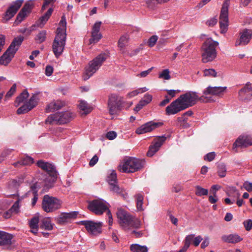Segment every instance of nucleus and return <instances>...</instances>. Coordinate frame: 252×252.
Masks as SVG:
<instances>
[{"label":"nucleus","instance_id":"obj_21","mask_svg":"<svg viewBox=\"0 0 252 252\" xmlns=\"http://www.w3.org/2000/svg\"><path fill=\"white\" fill-rule=\"evenodd\" d=\"M165 140L166 137L163 136L155 139L149 147V150L147 153V156L152 157L154 154L159 150Z\"/></svg>","mask_w":252,"mask_h":252},{"label":"nucleus","instance_id":"obj_18","mask_svg":"<svg viewBox=\"0 0 252 252\" xmlns=\"http://www.w3.org/2000/svg\"><path fill=\"white\" fill-rule=\"evenodd\" d=\"M252 37V30L244 29L240 32V36L235 42V46H244L248 44Z\"/></svg>","mask_w":252,"mask_h":252},{"label":"nucleus","instance_id":"obj_6","mask_svg":"<svg viewBox=\"0 0 252 252\" xmlns=\"http://www.w3.org/2000/svg\"><path fill=\"white\" fill-rule=\"evenodd\" d=\"M219 43L211 38L206 40L202 46V61L207 63L214 60L217 56L216 47Z\"/></svg>","mask_w":252,"mask_h":252},{"label":"nucleus","instance_id":"obj_35","mask_svg":"<svg viewBox=\"0 0 252 252\" xmlns=\"http://www.w3.org/2000/svg\"><path fill=\"white\" fill-rule=\"evenodd\" d=\"M53 9L51 8H49L48 11L46 12V13L42 16L40 18V24H37L38 26L42 27L44 24L48 21V19L51 16Z\"/></svg>","mask_w":252,"mask_h":252},{"label":"nucleus","instance_id":"obj_19","mask_svg":"<svg viewBox=\"0 0 252 252\" xmlns=\"http://www.w3.org/2000/svg\"><path fill=\"white\" fill-rule=\"evenodd\" d=\"M251 145H252V137L251 136L247 135H241L233 144V148L236 152H237L236 150L237 148H244Z\"/></svg>","mask_w":252,"mask_h":252},{"label":"nucleus","instance_id":"obj_1","mask_svg":"<svg viewBox=\"0 0 252 252\" xmlns=\"http://www.w3.org/2000/svg\"><path fill=\"white\" fill-rule=\"evenodd\" d=\"M197 100L202 102H210L211 97L202 95L199 97L195 92L189 91L181 95L177 99L172 102L165 109L167 115H172L194 105Z\"/></svg>","mask_w":252,"mask_h":252},{"label":"nucleus","instance_id":"obj_59","mask_svg":"<svg viewBox=\"0 0 252 252\" xmlns=\"http://www.w3.org/2000/svg\"><path fill=\"white\" fill-rule=\"evenodd\" d=\"M117 133L114 131H110L107 133L106 137L109 140H113L116 137Z\"/></svg>","mask_w":252,"mask_h":252},{"label":"nucleus","instance_id":"obj_29","mask_svg":"<svg viewBox=\"0 0 252 252\" xmlns=\"http://www.w3.org/2000/svg\"><path fill=\"white\" fill-rule=\"evenodd\" d=\"M77 214L76 212L63 213L58 219V221L60 224H63L68 221L69 219L76 218Z\"/></svg>","mask_w":252,"mask_h":252},{"label":"nucleus","instance_id":"obj_61","mask_svg":"<svg viewBox=\"0 0 252 252\" xmlns=\"http://www.w3.org/2000/svg\"><path fill=\"white\" fill-rule=\"evenodd\" d=\"M98 158L96 155H94L92 158L90 160L89 165L90 166H94L98 161Z\"/></svg>","mask_w":252,"mask_h":252},{"label":"nucleus","instance_id":"obj_15","mask_svg":"<svg viewBox=\"0 0 252 252\" xmlns=\"http://www.w3.org/2000/svg\"><path fill=\"white\" fill-rule=\"evenodd\" d=\"M81 224L84 225L87 231L90 234L96 235L101 232L102 222H95L92 220H83Z\"/></svg>","mask_w":252,"mask_h":252},{"label":"nucleus","instance_id":"obj_50","mask_svg":"<svg viewBox=\"0 0 252 252\" xmlns=\"http://www.w3.org/2000/svg\"><path fill=\"white\" fill-rule=\"evenodd\" d=\"M158 39V37L157 35L152 36L148 40V45L151 47H153L156 44Z\"/></svg>","mask_w":252,"mask_h":252},{"label":"nucleus","instance_id":"obj_31","mask_svg":"<svg viewBox=\"0 0 252 252\" xmlns=\"http://www.w3.org/2000/svg\"><path fill=\"white\" fill-rule=\"evenodd\" d=\"M33 162V159L29 156H26L21 159L20 161L14 162L12 164L16 167H19L22 165H31Z\"/></svg>","mask_w":252,"mask_h":252},{"label":"nucleus","instance_id":"obj_49","mask_svg":"<svg viewBox=\"0 0 252 252\" xmlns=\"http://www.w3.org/2000/svg\"><path fill=\"white\" fill-rule=\"evenodd\" d=\"M23 179H13L10 182V186L13 188H17L22 183Z\"/></svg>","mask_w":252,"mask_h":252},{"label":"nucleus","instance_id":"obj_51","mask_svg":"<svg viewBox=\"0 0 252 252\" xmlns=\"http://www.w3.org/2000/svg\"><path fill=\"white\" fill-rule=\"evenodd\" d=\"M215 156L216 154L215 152H211L204 156V159L208 161H211L215 158Z\"/></svg>","mask_w":252,"mask_h":252},{"label":"nucleus","instance_id":"obj_45","mask_svg":"<svg viewBox=\"0 0 252 252\" xmlns=\"http://www.w3.org/2000/svg\"><path fill=\"white\" fill-rule=\"evenodd\" d=\"M204 76L215 77L217 76V72L214 69H205L203 71Z\"/></svg>","mask_w":252,"mask_h":252},{"label":"nucleus","instance_id":"obj_24","mask_svg":"<svg viewBox=\"0 0 252 252\" xmlns=\"http://www.w3.org/2000/svg\"><path fill=\"white\" fill-rule=\"evenodd\" d=\"M32 8V4L28 2L26 3L17 15L14 23L16 25L20 23L27 16V14L30 12Z\"/></svg>","mask_w":252,"mask_h":252},{"label":"nucleus","instance_id":"obj_26","mask_svg":"<svg viewBox=\"0 0 252 252\" xmlns=\"http://www.w3.org/2000/svg\"><path fill=\"white\" fill-rule=\"evenodd\" d=\"M12 235L3 231H0V245L7 246L9 248L11 244Z\"/></svg>","mask_w":252,"mask_h":252},{"label":"nucleus","instance_id":"obj_55","mask_svg":"<svg viewBox=\"0 0 252 252\" xmlns=\"http://www.w3.org/2000/svg\"><path fill=\"white\" fill-rule=\"evenodd\" d=\"M10 209L12 211L13 213L16 214L18 213L19 210V201H16L11 207Z\"/></svg>","mask_w":252,"mask_h":252},{"label":"nucleus","instance_id":"obj_8","mask_svg":"<svg viewBox=\"0 0 252 252\" xmlns=\"http://www.w3.org/2000/svg\"><path fill=\"white\" fill-rule=\"evenodd\" d=\"M37 166L47 172V177L44 180L45 186L47 188H50L57 178V173L53 165L45 162L43 160H39L37 163Z\"/></svg>","mask_w":252,"mask_h":252},{"label":"nucleus","instance_id":"obj_33","mask_svg":"<svg viewBox=\"0 0 252 252\" xmlns=\"http://www.w3.org/2000/svg\"><path fill=\"white\" fill-rule=\"evenodd\" d=\"M40 227L42 229L51 230L53 228V224L51 223L50 218H44L41 222Z\"/></svg>","mask_w":252,"mask_h":252},{"label":"nucleus","instance_id":"obj_10","mask_svg":"<svg viewBox=\"0 0 252 252\" xmlns=\"http://www.w3.org/2000/svg\"><path fill=\"white\" fill-rule=\"evenodd\" d=\"M66 33L63 32V30H58L53 42V51L56 57H59L63 52L66 42Z\"/></svg>","mask_w":252,"mask_h":252},{"label":"nucleus","instance_id":"obj_25","mask_svg":"<svg viewBox=\"0 0 252 252\" xmlns=\"http://www.w3.org/2000/svg\"><path fill=\"white\" fill-rule=\"evenodd\" d=\"M226 87L209 86L203 91V95H220L226 90Z\"/></svg>","mask_w":252,"mask_h":252},{"label":"nucleus","instance_id":"obj_56","mask_svg":"<svg viewBox=\"0 0 252 252\" xmlns=\"http://www.w3.org/2000/svg\"><path fill=\"white\" fill-rule=\"evenodd\" d=\"M202 238L201 236H198L196 237H193L192 241V244L195 247H197L199 245L201 241L202 240Z\"/></svg>","mask_w":252,"mask_h":252},{"label":"nucleus","instance_id":"obj_11","mask_svg":"<svg viewBox=\"0 0 252 252\" xmlns=\"http://www.w3.org/2000/svg\"><path fill=\"white\" fill-rule=\"evenodd\" d=\"M124 103L123 97L113 94L109 95L108 101V109L110 115H117L121 110Z\"/></svg>","mask_w":252,"mask_h":252},{"label":"nucleus","instance_id":"obj_27","mask_svg":"<svg viewBox=\"0 0 252 252\" xmlns=\"http://www.w3.org/2000/svg\"><path fill=\"white\" fill-rule=\"evenodd\" d=\"M221 240L228 243H237L241 241L243 238L237 234H231L222 236Z\"/></svg>","mask_w":252,"mask_h":252},{"label":"nucleus","instance_id":"obj_36","mask_svg":"<svg viewBox=\"0 0 252 252\" xmlns=\"http://www.w3.org/2000/svg\"><path fill=\"white\" fill-rule=\"evenodd\" d=\"M46 38V31L43 30L40 31L35 37V41L38 43H41L44 42Z\"/></svg>","mask_w":252,"mask_h":252},{"label":"nucleus","instance_id":"obj_57","mask_svg":"<svg viewBox=\"0 0 252 252\" xmlns=\"http://www.w3.org/2000/svg\"><path fill=\"white\" fill-rule=\"evenodd\" d=\"M244 189L249 192L252 191V183L246 181L243 184Z\"/></svg>","mask_w":252,"mask_h":252},{"label":"nucleus","instance_id":"obj_42","mask_svg":"<svg viewBox=\"0 0 252 252\" xmlns=\"http://www.w3.org/2000/svg\"><path fill=\"white\" fill-rule=\"evenodd\" d=\"M136 207L138 211L143 210L142 208V204H143V196L142 195L140 194H137L136 196Z\"/></svg>","mask_w":252,"mask_h":252},{"label":"nucleus","instance_id":"obj_5","mask_svg":"<svg viewBox=\"0 0 252 252\" xmlns=\"http://www.w3.org/2000/svg\"><path fill=\"white\" fill-rule=\"evenodd\" d=\"M24 40V37L19 36L14 38L6 51L0 57V64L7 65L14 57Z\"/></svg>","mask_w":252,"mask_h":252},{"label":"nucleus","instance_id":"obj_46","mask_svg":"<svg viewBox=\"0 0 252 252\" xmlns=\"http://www.w3.org/2000/svg\"><path fill=\"white\" fill-rule=\"evenodd\" d=\"M59 25H60V27L58 28V29L57 30V33H58V30L59 29H60V30H63L64 33H66V23L65 18L64 16H62V19L60 22Z\"/></svg>","mask_w":252,"mask_h":252},{"label":"nucleus","instance_id":"obj_3","mask_svg":"<svg viewBox=\"0 0 252 252\" xmlns=\"http://www.w3.org/2000/svg\"><path fill=\"white\" fill-rule=\"evenodd\" d=\"M117 216L120 224L124 229L138 228L141 225L140 221L138 219L132 217L122 208L118 209Z\"/></svg>","mask_w":252,"mask_h":252},{"label":"nucleus","instance_id":"obj_48","mask_svg":"<svg viewBox=\"0 0 252 252\" xmlns=\"http://www.w3.org/2000/svg\"><path fill=\"white\" fill-rule=\"evenodd\" d=\"M16 85L14 84L5 95V100L8 99L16 91Z\"/></svg>","mask_w":252,"mask_h":252},{"label":"nucleus","instance_id":"obj_60","mask_svg":"<svg viewBox=\"0 0 252 252\" xmlns=\"http://www.w3.org/2000/svg\"><path fill=\"white\" fill-rule=\"evenodd\" d=\"M213 195H210L209 197V201L212 204L215 203L218 200L216 191H213Z\"/></svg>","mask_w":252,"mask_h":252},{"label":"nucleus","instance_id":"obj_28","mask_svg":"<svg viewBox=\"0 0 252 252\" xmlns=\"http://www.w3.org/2000/svg\"><path fill=\"white\" fill-rule=\"evenodd\" d=\"M64 105V103L61 100L54 101L50 103L46 107L45 110L47 113L54 111L62 108Z\"/></svg>","mask_w":252,"mask_h":252},{"label":"nucleus","instance_id":"obj_64","mask_svg":"<svg viewBox=\"0 0 252 252\" xmlns=\"http://www.w3.org/2000/svg\"><path fill=\"white\" fill-rule=\"evenodd\" d=\"M209 244V239L208 237H205L204 241L201 244V248L202 249H204L206 247H207Z\"/></svg>","mask_w":252,"mask_h":252},{"label":"nucleus","instance_id":"obj_58","mask_svg":"<svg viewBox=\"0 0 252 252\" xmlns=\"http://www.w3.org/2000/svg\"><path fill=\"white\" fill-rule=\"evenodd\" d=\"M218 20L216 17H213L206 22V24L209 27H213L217 23Z\"/></svg>","mask_w":252,"mask_h":252},{"label":"nucleus","instance_id":"obj_54","mask_svg":"<svg viewBox=\"0 0 252 252\" xmlns=\"http://www.w3.org/2000/svg\"><path fill=\"white\" fill-rule=\"evenodd\" d=\"M153 67L148 69L147 70L141 72L140 73L138 74L136 76L143 78L146 77L152 70Z\"/></svg>","mask_w":252,"mask_h":252},{"label":"nucleus","instance_id":"obj_41","mask_svg":"<svg viewBox=\"0 0 252 252\" xmlns=\"http://www.w3.org/2000/svg\"><path fill=\"white\" fill-rule=\"evenodd\" d=\"M194 237V234H190L187 235L184 240V248L186 250H188L192 242L193 237Z\"/></svg>","mask_w":252,"mask_h":252},{"label":"nucleus","instance_id":"obj_44","mask_svg":"<svg viewBox=\"0 0 252 252\" xmlns=\"http://www.w3.org/2000/svg\"><path fill=\"white\" fill-rule=\"evenodd\" d=\"M208 191L207 189H204L200 186L195 187V194L197 196L207 195Z\"/></svg>","mask_w":252,"mask_h":252},{"label":"nucleus","instance_id":"obj_22","mask_svg":"<svg viewBox=\"0 0 252 252\" xmlns=\"http://www.w3.org/2000/svg\"><path fill=\"white\" fill-rule=\"evenodd\" d=\"M101 24V22H96L94 24L92 32V36L89 40L90 44L95 43L101 38L102 35L99 32Z\"/></svg>","mask_w":252,"mask_h":252},{"label":"nucleus","instance_id":"obj_2","mask_svg":"<svg viewBox=\"0 0 252 252\" xmlns=\"http://www.w3.org/2000/svg\"><path fill=\"white\" fill-rule=\"evenodd\" d=\"M145 162L133 157H126L123 159L118 166V169L124 173H134L145 165Z\"/></svg>","mask_w":252,"mask_h":252},{"label":"nucleus","instance_id":"obj_13","mask_svg":"<svg viewBox=\"0 0 252 252\" xmlns=\"http://www.w3.org/2000/svg\"><path fill=\"white\" fill-rule=\"evenodd\" d=\"M88 207L90 211L97 215H102L104 212L109 210L107 202L101 199L90 202Z\"/></svg>","mask_w":252,"mask_h":252},{"label":"nucleus","instance_id":"obj_16","mask_svg":"<svg viewBox=\"0 0 252 252\" xmlns=\"http://www.w3.org/2000/svg\"><path fill=\"white\" fill-rule=\"evenodd\" d=\"M38 100L37 94H33L28 102L17 109V113L21 114L28 112L37 105Z\"/></svg>","mask_w":252,"mask_h":252},{"label":"nucleus","instance_id":"obj_52","mask_svg":"<svg viewBox=\"0 0 252 252\" xmlns=\"http://www.w3.org/2000/svg\"><path fill=\"white\" fill-rule=\"evenodd\" d=\"M147 105V104L144 102V101L142 99L141 100L139 103L137 104L135 107L134 109V110L136 112L139 111L142 107Z\"/></svg>","mask_w":252,"mask_h":252},{"label":"nucleus","instance_id":"obj_9","mask_svg":"<svg viewBox=\"0 0 252 252\" xmlns=\"http://www.w3.org/2000/svg\"><path fill=\"white\" fill-rule=\"evenodd\" d=\"M62 206V202L57 198L45 195L42 199V208L46 213H51L59 209Z\"/></svg>","mask_w":252,"mask_h":252},{"label":"nucleus","instance_id":"obj_17","mask_svg":"<svg viewBox=\"0 0 252 252\" xmlns=\"http://www.w3.org/2000/svg\"><path fill=\"white\" fill-rule=\"evenodd\" d=\"M23 0H17L13 2L8 7L3 17L4 20L7 21L12 18L22 5Z\"/></svg>","mask_w":252,"mask_h":252},{"label":"nucleus","instance_id":"obj_39","mask_svg":"<svg viewBox=\"0 0 252 252\" xmlns=\"http://www.w3.org/2000/svg\"><path fill=\"white\" fill-rule=\"evenodd\" d=\"M32 192L33 195V198L32 200V206H34L37 202L38 198V195L37 194V190L34 186L31 187V190L29 192Z\"/></svg>","mask_w":252,"mask_h":252},{"label":"nucleus","instance_id":"obj_32","mask_svg":"<svg viewBox=\"0 0 252 252\" xmlns=\"http://www.w3.org/2000/svg\"><path fill=\"white\" fill-rule=\"evenodd\" d=\"M78 107L82 114L87 115L91 112L92 108L85 101L81 100L78 104Z\"/></svg>","mask_w":252,"mask_h":252},{"label":"nucleus","instance_id":"obj_43","mask_svg":"<svg viewBox=\"0 0 252 252\" xmlns=\"http://www.w3.org/2000/svg\"><path fill=\"white\" fill-rule=\"evenodd\" d=\"M128 39L129 37L127 34L122 35L118 42L119 46L121 48L124 47L127 43Z\"/></svg>","mask_w":252,"mask_h":252},{"label":"nucleus","instance_id":"obj_12","mask_svg":"<svg viewBox=\"0 0 252 252\" xmlns=\"http://www.w3.org/2000/svg\"><path fill=\"white\" fill-rule=\"evenodd\" d=\"M229 5V0H225L220 11L219 23L221 33H225L228 30Z\"/></svg>","mask_w":252,"mask_h":252},{"label":"nucleus","instance_id":"obj_7","mask_svg":"<svg viewBox=\"0 0 252 252\" xmlns=\"http://www.w3.org/2000/svg\"><path fill=\"white\" fill-rule=\"evenodd\" d=\"M75 116V113L70 110L57 112L49 115L45 123L50 125L64 124L73 120Z\"/></svg>","mask_w":252,"mask_h":252},{"label":"nucleus","instance_id":"obj_53","mask_svg":"<svg viewBox=\"0 0 252 252\" xmlns=\"http://www.w3.org/2000/svg\"><path fill=\"white\" fill-rule=\"evenodd\" d=\"M244 225L247 231H250L252 228V220H248L244 222Z\"/></svg>","mask_w":252,"mask_h":252},{"label":"nucleus","instance_id":"obj_34","mask_svg":"<svg viewBox=\"0 0 252 252\" xmlns=\"http://www.w3.org/2000/svg\"><path fill=\"white\" fill-rule=\"evenodd\" d=\"M29 94L27 91H24L18 96H17L15 101V106L16 107L18 106L20 104L25 100H26L29 97Z\"/></svg>","mask_w":252,"mask_h":252},{"label":"nucleus","instance_id":"obj_62","mask_svg":"<svg viewBox=\"0 0 252 252\" xmlns=\"http://www.w3.org/2000/svg\"><path fill=\"white\" fill-rule=\"evenodd\" d=\"M53 72V68L52 66L50 65H47L46 67L45 68V74L48 76H50L52 75V73Z\"/></svg>","mask_w":252,"mask_h":252},{"label":"nucleus","instance_id":"obj_37","mask_svg":"<svg viewBox=\"0 0 252 252\" xmlns=\"http://www.w3.org/2000/svg\"><path fill=\"white\" fill-rule=\"evenodd\" d=\"M130 250L132 252H147L146 247L138 244L132 245L130 247Z\"/></svg>","mask_w":252,"mask_h":252},{"label":"nucleus","instance_id":"obj_38","mask_svg":"<svg viewBox=\"0 0 252 252\" xmlns=\"http://www.w3.org/2000/svg\"><path fill=\"white\" fill-rule=\"evenodd\" d=\"M148 89L146 87L139 88L138 89L134 90L127 94V96L129 98H131L139 94L143 93L147 91Z\"/></svg>","mask_w":252,"mask_h":252},{"label":"nucleus","instance_id":"obj_23","mask_svg":"<svg viewBox=\"0 0 252 252\" xmlns=\"http://www.w3.org/2000/svg\"><path fill=\"white\" fill-rule=\"evenodd\" d=\"M239 98L242 100H249L252 97V88L251 84L247 83L239 92Z\"/></svg>","mask_w":252,"mask_h":252},{"label":"nucleus","instance_id":"obj_40","mask_svg":"<svg viewBox=\"0 0 252 252\" xmlns=\"http://www.w3.org/2000/svg\"><path fill=\"white\" fill-rule=\"evenodd\" d=\"M218 173L219 176L221 177H224L226 175V168L224 163H220L218 166Z\"/></svg>","mask_w":252,"mask_h":252},{"label":"nucleus","instance_id":"obj_63","mask_svg":"<svg viewBox=\"0 0 252 252\" xmlns=\"http://www.w3.org/2000/svg\"><path fill=\"white\" fill-rule=\"evenodd\" d=\"M152 96L148 94H145L144 98L143 99V100L147 104L149 103L152 101Z\"/></svg>","mask_w":252,"mask_h":252},{"label":"nucleus","instance_id":"obj_14","mask_svg":"<svg viewBox=\"0 0 252 252\" xmlns=\"http://www.w3.org/2000/svg\"><path fill=\"white\" fill-rule=\"evenodd\" d=\"M107 181L111 191L117 194H121L123 192V189L118 185L117 176L115 170L110 171V173L107 176Z\"/></svg>","mask_w":252,"mask_h":252},{"label":"nucleus","instance_id":"obj_47","mask_svg":"<svg viewBox=\"0 0 252 252\" xmlns=\"http://www.w3.org/2000/svg\"><path fill=\"white\" fill-rule=\"evenodd\" d=\"M170 71L168 69H164L159 74V78L165 80H169L171 78Z\"/></svg>","mask_w":252,"mask_h":252},{"label":"nucleus","instance_id":"obj_30","mask_svg":"<svg viewBox=\"0 0 252 252\" xmlns=\"http://www.w3.org/2000/svg\"><path fill=\"white\" fill-rule=\"evenodd\" d=\"M39 217L35 216L33 217L29 222V225L31 229V231L34 234L37 233L39 228Z\"/></svg>","mask_w":252,"mask_h":252},{"label":"nucleus","instance_id":"obj_4","mask_svg":"<svg viewBox=\"0 0 252 252\" xmlns=\"http://www.w3.org/2000/svg\"><path fill=\"white\" fill-rule=\"evenodd\" d=\"M108 56V54L102 53L90 61L85 68V72L83 75V80H87L93 76L98 70Z\"/></svg>","mask_w":252,"mask_h":252},{"label":"nucleus","instance_id":"obj_20","mask_svg":"<svg viewBox=\"0 0 252 252\" xmlns=\"http://www.w3.org/2000/svg\"><path fill=\"white\" fill-rule=\"evenodd\" d=\"M161 125L162 123H161L150 121L138 127L135 130V133L137 134H142L149 132Z\"/></svg>","mask_w":252,"mask_h":252}]
</instances>
